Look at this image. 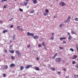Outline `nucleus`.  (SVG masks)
Instances as JSON below:
<instances>
[{"mask_svg":"<svg viewBox=\"0 0 78 78\" xmlns=\"http://www.w3.org/2000/svg\"><path fill=\"white\" fill-rule=\"evenodd\" d=\"M42 45L44 46V47H45V44H44V42H42Z\"/></svg>","mask_w":78,"mask_h":78,"instance_id":"37","label":"nucleus"},{"mask_svg":"<svg viewBox=\"0 0 78 78\" xmlns=\"http://www.w3.org/2000/svg\"><path fill=\"white\" fill-rule=\"evenodd\" d=\"M65 78H68V76H67Z\"/></svg>","mask_w":78,"mask_h":78,"instance_id":"62","label":"nucleus"},{"mask_svg":"<svg viewBox=\"0 0 78 78\" xmlns=\"http://www.w3.org/2000/svg\"><path fill=\"white\" fill-rule=\"evenodd\" d=\"M69 50H70V51H74V49H73L72 48H70L69 49Z\"/></svg>","mask_w":78,"mask_h":78,"instance_id":"17","label":"nucleus"},{"mask_svg":"<svg viewBox=\"0 0 78 78\" xmlns=\"http://www.w3.org/2000/svg\"><path fill=\"white\" fill-rule=\"evenodd\" d=\"M15 53H17V54H18L19 53H20V52H19V51H15Z\"/></svg>","mask_w":78,"mask_h":78,"instance_id":"18","label":"nucleus"},{"mask_svg":"<svg viewBox=\"0 0 78 78\" xmlns=\"http://www.w3.org/2000/svg\"><path fill=\"white\" fill-rule=\"evenodd\" d=\"M75 67L76 68H77V69H78V64H76V66H75Z\"/></svg>","mask_w":78,"mask_h":78,"instance_id":"28","label":"nucleus"},{"mask_svg":"<svg viewBox=\"0 0 78 78\" xmlns=\"http://www.w3.org/2000/svg\"><path fill=\"white\" fill-rule=\"evenodd\" d=\"M6 7L5 5H4L3 7L4 8H6Z\"/></svg>","mask_w":78,"mask_h":78,"instance_id":"57","label":"nucleus"},{"mask_svg":"<svg viewBox=\"0 0 78 78\" xmlns=\"http://www.w3.org/2000/svg\"><path fill=\"white\" fill-rule=\"evenodd\" d=\"M50 39H52V40H53V39H54V37L52 36L51 38H50Z\"/></svg>","mask_w":78,"mask_h":78,"instance_id":"31","label":"nucleus"},{"mask_svg":"<svg viewBox=\"0 0 78 78\" xmlns=\"http://www.w3.org/2000/svg\"><path fill=\"white\" fill-rule=\"evenodd\" d=\"M30 36H34V34L31 33L30 35Z\"/></svg>","mask_w":78,"mask_h":78,"instance_id":"22","label":"nucleus"},{"mask_svg":"<svg viewBox=\"0 0 78 78\" xmlns=\"http://www.w3.org/2000/svg\"><path fill=\"white\" fill-rule=\"evenodd\" d=\"M63 70H64V71H66V69H64Z\"/></svg>","mask_w":78,"mask_h":78,"instance_id":"54","label":"nucleus"},{"mask_svg":"<svg viewBox=\"0 0 78 78\" xmlns=\"http://www.w3.org/2000/svg\"><path fill=\"white\" fill-rule=\"evenodd\" d=\"M5 53H7V50H5Z\"/></svg>","mask_w":78,"mask_h":78,"instance_id":"56","label":"nucleus"},{"mask_svg":"<svg viewBox=\"0 0 78 78\" xmlns=\"http://www.w3.org/2000/svg\"><path fill=\"white\" fill-rule=\"evenodd\" d=\"M62 27V24H60V25H59L60 28H61V27Z\"/></svg>","mask_w":78,"mask_h":78,"instance_id":"33","label":"nucleus"},{"mask_svg":"<svg viewBox=\"0 0 78 78\" xmlns=\"http://www.w3.org/2000/svg\"><path fill=\"white\" fill-rule=\"evenodd\" d=\"M9 51L11 53H14V50H9Z\"/></svg>","mask_w":78,"mask_h":78,"instance_id":"8","label":"nucleus"},{"mask_svg":"<svg viewBox=\"0 0 78 78\" xmlns=\"http://www.w3.org/2000/svg\"><path fill=\"white\" fill-rule=\"evenodd\" d=\"M59 48H60V49L61 50H62V49H63V48H62L60 46L59 47Z\"/></svg>","mask_w":78,"mask_h":78,"instance_id":"43","label":"nucleus"},{"mask_svg":"<svg viewBox=\"0 0 78 78\" xmlns=\"http://www.w3.org/2000/svg\"><path fill=\"white\" fill-rule=\"evenodd\" d=\"M44 15L45 16H47V15H48V14L47 13H44Z\"/></svg>","mask_w":78,"mask_h":78,"instance_id":"35","label":"nucleus"},{"mask_svg":"<svg viewBox=\"0 0 78 78\" xmlns=\"http://www.w3.org/2000/svg\"><path fill=\"white\" fill-rule=\"evenodd\" d=\"M45 12L46 13H48V12H49L48 10V9H46L45 10Z\"/></svg>","mask_w":78,"mask_h":78,"instance_id":"24","label":"nucleus"},{"mask_svg":"<svg viewBox=\"0 0 78 78\" xmlns=\"http://www.w3.org/2000/svg\"><path fill=\"white\" fill-rule=\"evenodd\" d=\"M17 28L20 30V26H18L17 27Z\"/></svg>","mask_w":78,"mask_h":78,"instance_id":"30","label":"nucleus"},{"mask_svg":"<svg viewBox=\"0 0 78 78\" xmlns=\"http://www.w3.org/2000/svg\"><path fill=\"white\" fill-rule=\"evenodd\" d=\"M60 40H62V39H66V37H63L62 38H60Z\"/></svg>","mask_w":78,"mask_h":78,"instance_id":"15","label":"nucleus"},{"mask_svg":"<svg viewBox=\"0 0 78 78\" xmlns=\"http://www.w3.org/2000/svg\"><path fill=\"white\" fill-rule=\"evenodd\" d=\"M33 38L34 39H37L39 38V36H34L33 37Z\"/></svg>","mask_w":78,"mask_h":78,"instance_id":"5","label":"nucleus"},{"mask_svg":"<svg viewBox=\"0 0 78 78\" xmlns=\"http://www.w3.org/2000/svg\"><path fill=\"white\" fill-rule=\"evenodd\" d=\"M13 19H14V18H12L11 19H9V20L10 21H11V20H12Z\"/></svg>","mask_w":78,"mask_h":78,"instance_id":"49","label":"nucleus"},{"mask_svg":"<svg viewBox=\"0 0 78 78\" xmlns=\"http://www.w3.org/2000/svg\"><path fill=\"white\" fill-rule=\"evenodd\" d=\"M12 41H11V40H10V43H12Z\"/></svg>","mask_w":78,"mask_h":78,"instance_id":"59","label":"nucleus"},{"mask_svg":"<svg viewBox=\"0 0 78 78\" xmlns=\"http://www.w3.org/2000/svg\"><path fill=\"white\" fill-rule=\"evenodd\" d=\"M61 60H62V59L60 58H57L55 59V61L57 62H59L61 61Z\"/></svg>","mask_w":78,"mask_h":78,"instance_id":"1","label":"nucleus"},{"mask_svg":"<svg viewBox=\"0 0 78 78\" xmlns=\"http://www.w3.org/2000/svg\"><path fill=\"white\" fill-rule=\"evenodd\" d=\"M30 45H29L27 46V48H29V47H30Z\"/></svg>","mask_w":78,"mask_h":78,"instance_id":"53","label":"nucleus"},{"mask_svg":"<svg viewBox=\"0 0 78 78\" xmlns=\"http://www.w3.org/2000/svg\"><path fill=\"white\" fill-rule=\"evenodd\" d=\"M8 30H4L3 31L2 33H5L6 32H7Z\"/></svg>","mask_w":78,"mask_h":78,"instance_id":"13","label":"nucleus"},{"mask_svg":"<svg viewBox=\"0 0 78 78\" xmlns=\"http://www.w3.org/2000/svg\"><path fill=\"white\" fill-rule=\"evenodd\" d=\"M43 66H45V65H43Z\"/></svg>","mask_w":78,"mask_h":78,"instance_id":"64","label":"nucleus"},{"mask_svg":"<svg viewBox=\"0 0 78 78\" xmlns=\"http://www.w3.org/2000/svg\"><path fill=\"white\" fill-rule=\"evenodd\" d=\"M20 30L21 31H23V29H21Z\"/></svg>","mask_w":78,"mask_h":78,"instance_id":"58","label":"nucleus"},{"mask_svg":"<svg viewBox=\"0 0 78 78\" xmlns=\"http://www.w3.org/2000/svg\"><path fill=\"white\" fill-rule=\"evenodd\" d=\"M51 34L52 35V37H53V36L54 35V33H51Z\"/></svg>","mask_w":78,"mask_h":78,"instance_id":"52","label":"nucleus"},{"mask_svg":"<svg viewBox=\"0 0 78 78\" xmlns=\"http://www.w3.org/2000/svg\"><path fill=\"white\" fill-rule=\"evenodd\" d=\"M35 69L37 71L39 70V68L37 66H36L35 68Z\"/></svg>","mask_w":78,"mask_h":78,"instance_id":"6","label":"nucleus"},{"mask_svg":"<svg viewBox=\"0 0 78 78\" xmlns=\"http://www.w3.org/2000/svg\"><path fill=\"white\" fill-rule=\"evenodd\" d=\"M34 11L33 10H31V11H30V13H33V12H34Z\"/></svg>","mask_w":78,"mask_h":78,"instance_id":"29","label":"nucleus"},{"mask_svg":"<svg viewBox=\"0 0 78 78\" xmlns=\"http://www.w3.org/2000/svg\"><path fill=\"white\" fill-rule=\"evenodd\" d=\"M33 3H34V4H36L37 3V0H33Z\"/></svg>","mask_w":78,"mask_h":78,"instance_id":"7","label":"nucleus"},{"mask_svg":"<svg viewBox=\"0 0 78 78\" xmlns=\"http://www.w3.org/2000/svg\"><path fill=\"white\" fill-rule=\"evenodd\" d=\"M76 76H77V77H78V75H76Z\"/></svg>","mask_w":78,"mask_h":78,"instance_id":"63","label":"nucleus"},{"mask_svg":"<svg viewBox=\"0 0 78 78\" xmlns=\"http://www.w3.org/2000/svg\"><path fill=\"white\" fill-rule=\"evenodd\" d=\"M19 10L21 12H23V9H21L20 8L19 9Z\"/></svg>","mask_w":78,"mask_h":78,"instance_id":"21","label":"nucleus"},{"mask_svg":"<svg viewBox=\"0 0 78 78\" xmlns=\"http://www.w3.org/2000/svg\"><path fill=\"white\" fill-rule=\"evenodd\" d=\"M32 65H27L25 67V69H29L30 67H32Z\"/></svg>","mask_w":78,"mask_h":78,"instance_id":"3","label":"nucleus"},{"mask_svg":"<svg viewBox=\"0 0 78 78\" xmlns=\"http://www.w3.org/2000/svg\"><path fill=\"white\" fill-rule=\"evenodd\" d=\"M74 20L76 21H78V18H75Z\"/></svg>","mask_w":78,"mask_h":78,"instance_id":"25","label":"nucleus"},{"mask_svg":"<svg viewBox=\"0 0 78 78\" xmlns=\"http://www.w3.org/2000/svg\"><path fill=\"white\" fill-rule=\"evenodd\" d=\"M64 23H68V21H67V20H65L64 21Z\"/></svg>","mask_w":78,"mask_h":78,"instance_id":"41","label":"nucleus"},{"mask_svg":"<svg viewBox=\"0 0 78 78\" xmlns=\"http://www.w3.org/2000/svg\"><path fill=\"white\" fill-rule=\"evenodd\" d=\"M72 38V37L71 35H69L68 38L69 40H70Z\"/></svg>","mask_w":78,"mask_h":78,"instance_id":"11","label":"nucleus"},{"mask_svg":"<svg viewBox=\"0 0 78 78\" xmlns=\"http://www.w3.org/2000/svg\"><path fill=\"white\" fill-rule=\"evenodd\" d=\"M38 47H41V44H39L38 45Z\"/></svg>","mask_w":78,"mask_h":78,"instance_id":"46","label":"nucleus"},{"mask_svg":"<svg viewBox=\"0 0 78 78\" xmlns=\"http://www.w3.org/2000/svg\"><path fill=\"white\" fill-rule=\"evenodd\" d=\"M17 55H18V56H21V53L20 52Z\"/></svg>","mask_w":78,"mask_h":78,"instance_id":"23","label":"nucleus"},{"mask_svg":"<svg viewBox=\"0 0 78 78\" xmlns=\"http://www.w3.org/2000/svg\"><path fill=\"white\" fill-rule=\"evenodd\" d=\"M15 64H14L13 63H12V64H11L10 66V67H14V66H15Z\"/></svg>","mask_w":78,"mask_h":78,"instance_id":"4","label":"nucleus"},{"mask_svg":"<svg viewBox=\"0 0 78 78\" xmlns=\"http://www.w3.org/2000/svg\"><path fill=\"white\" fill-rule=\"evenodd\" d=\"M57 73L59 75H60V72H57Z\"/></svg>","mask_w":78,"mask_h":78,"instance_id":"51","label":"nucleus"},{"mask_svg":"<svg viewBox=\"0 0 78 78\" xmlns=\"http://www.w3.org/2000/svg\"><path fill=\"white\" fill-rule=\"evenodd\" d=\"M76 48L77 50V51H78V45L77 44L76 45Z\"/></svg>","mask_w":78,"mask_h":78,"instance_id":"32","label":"nucleus"},{"mask_svg":"<svg viewBox=\"0 0 78 78\" xmlns=\"http://www.w3.org/2000/svg\"><path fill=\"white\" fill-rule=\"evenodd\" d=\"M3 77H5L6 76V74H5V73H3Z\"/></svg>","mask_w":78,"mask_h":78,"instance_id":"38","label":"nucleus"},{"mask_svg":"<svg viewBox=\"0 0 78 78\" xmlns=\"http://www.w3.org/2000/svg\"><path fill=\"white\" fill-rule=\"evenodd\" d=\"M70 16H68V20H69L70 19Z\"/></svg>","mask_w":78,"mask_h":78,"instance_id":"45","label":"nucleus"},{"mask_svg":"<svg viewBox=\"0 0 78 78\" xmlns=\"http://www.w3.org/2000/svg\"><path fill=\"white\" fill-rule=\"evenodd\" d=\"M51 69L52 71H55V70H56V69H55L54 68H51Z\"/></svg>","mask_w":78,"mask_h":78,"instance_id":"16","label":"nucleus"},{"mask_svg":"<svg viewBox=\"0 0 78 78\" xmlns=\"http://www.w3.org/2000/svg\"><path fill=\"white\" fill-rule=\"evenodd\" d=\"M6 1H7V0H2L1 1V2H6Z\"/></svg>","mask_w":78,"mask_h":78,"instance_id":"34","label":"nucleus"},{"mask_svg":"<svg viewBox=\"0 0 78 78\" xmlns=\"http://www.w3.org/2000/svg\"><path fill=\"white\" fill-rule=\"evenodd\" d=\"M77 58V55H73V57L72 58V59H75V58Z\"/></svg>","mask_w":78,"mask_h":78,"instance_id":"9","label":"nucleus"},{"mask_svg":"<svg viewBox=\"0 0 78 78\" xmlns=\"http://www.w3.org/2000/svg\"><path fill=\"white\" fill-rule=\"evenodd\" d=\"M66 21H68V23H69L70 22V21H69V20H68V19H67Z\"/></svg>","mask_w":78,"mask_h":78,"instance_id":"50","label":"nucleus"},{"mask_svg":"<svg viewBox=\"0 0 78 78\" xmlns=\"http://www.w3.org/2000/svg\"><path fill=\"white\" fill-rule=\"evenodd\" d=\"M0 23H1V24L2 23H3V21H0Z\"/></svg>","mask_w":78,"mask_h":78,"instance_id":"48","label":"nucleus"},{"mask_svg":"<svg viewBox=\"0 0 78 78\" xmlns=\"http://www.w3.org/2000/svg\"><path fill=\"white\" fill-rule=\"evenodd\" d=\"M67 34H68V35H69V36H70V34L69 33L67 32Z\"/></svg>","mask_w":78,"mask_h":78,"instance_id":"47","label":"nucleus"},{"mask_svg":"<svg viewBox=\"0 0 78 78\" xmlns=\"http://www.w3.org/2000/svg\"><path fill=\"white\" fill-rule=\"evenodd\" d=\"M26 0V1L27 2H28V1H29V0Z\"/></svg>","mask_w":78,"mask_h":78,"instance_id":"61","label":"nucleus"},{"mask_svg":"<svg viewBox=\"0 0 78 78\" xmlns=\"http://www.w3.org/2000/svg\"><path fill=\"white\" fill-rule=\"evenodd\" d=\"M10 28H12L13 27V25H12L11 26H10Z\"/></svg>","mask_w":78,"mask_h":78,"instance_id":"36","label":"nucleus"},{"mask_svg":"<svg viewBox=\"0 0 78 78\" xmlns=\"http://www.w3.org/2000/svg\"><path fill=\"white\" fill-rule=\"evenodd\" d=\"M36 59L37 60V61H39V58L38 57H37L36 58Z\"/></svg>","mask_w":78,"mask_h":78,"instance_id":"42","label":"nucleus"},{"mask_svg":"<svg viewBox=\"0 0 78 78\" xmlns=\"http://www.w3.org/2000/svg\"><path fill=\"white\" fill-rule=\"evenodd\" d=\"M31 33H30V32H27V36H30Z\"/></svg>","mask_w":78,"mask_h":78,"instance_id":"26","label":"nucleus"},{"mask_svg":"<svg viewBox=\"0 0 78 78\" xmlns=\"http://www.w3.org/2000/svg\"><path fill=\"white\" fill-rule=\"evenodd\" d=\"M63 44H66V41H63Z\"/></svg>","mask_w":78,"mask_h":78,"instance_id":"44","label":"nucleus"},{"mask_svg":"<svg viewBox=\"0 0 78 78\" xmlns=\"http://www.w3.org/2000/svg\"><path fill=\"white\" fill-rule=\"evenodd\" d=\"M11 58L12 59H15V57L12 55L11 56Z\"/></svg>","mask_w":78,"mask_h":78,"instance_id":"19","label":"nucleus"},{"mask_svg":"<svg viewBox=\"0 0 78 78\" xmlns=\"http://www.w3.org/2000/svg\"><path fill=\"white\" fill-rule=\"evenodd\" d=\"M8 66L5 65L4 66V69H8Z\"/></svg>","mask_w":78,"mask_h":78,"instance_id":"12","label":"nucleus"},{"mask_svg":"<svg viewBox=\"0 0 78 78\" xmlns=\"http://www.w3.org/2000/svg\"><path fill=\"white\" fill-rule=\"evenodd\" d=\"M13 39L14 40L16 38V36L13 35L12 37Z\"/></svg>","mask_w":78,"mask_h":78,"instance_id":"27","label":"nucleus"},{"mask_svg":"<svg viewBox=\"0 0 78 78\" xmlns=\"http://www.w3.org/2000/svg\"><path fill=\"white\" fill-rule=\"evenodd\" d=\"M60 5V6H66V3L63 2H61L59 3Z\"/></svg>","mask_w":78,"mask_h":78,"instance_id":"2","label":"nucleus"},{"mask_svg":"<svg viewBox=\"0 0 78 78\" xmlns=\"http://www.w3.org/2000/svg\"><path fill=\"white\" fill-rule=\"evenodd\" d=\"M24 69V67H23V66H21L20 67V70H23V69Z\"/></svg>","mask_w":78,"mask_h":78,"instance_id":"10","label":"nucleus"},{"mask_svg":"<svg viewBox=\"0 0 78 78\" xmlns=\"http://www.w3.org/2000/svg\"><path fill=\"white\" fill-rule=\"evenodd\" d=\"M71 33L72 34H76V32H74L73 31H72Z\"/></svg>","mask_w":78,"mask_h":78,"instance_id":"14","label":"nucleus"},{"mask_svg":"<svg viewBox=\"0 0 78 78\" xmlns=\"http://www.w3.org/2000/svg\"><path fill=\"white\" fill-rule=\"evenodd\" d=\"M72 64H75V61H73Z\"/></svg>","mask_w":78,"mask_h":78,"instance_id":"39","label":"nucleus"},{"mask_svg":"<svg viewBox=\"0 0 78 78\" xmlns=\"http://www.w3.org/2000/svg\"><path fill=\"white\" fill-rule=\"evenodd\" d=\"M57 55H58V53H56L54 55V57H55V56H57Z\"/></svg>","mask_w":78,"mask_h":78,"instance_id":"40","label":"nucleus"},{"mask_svg":"<svg viewBox=\"0 0 78 78\" xmlns=\"http://www.w3.org/2000/svg\"><path fill=\"white\" fill-rule=\"evenodd\" d=\"M55 57L54 55V56L53 57H52V59H54V58H55Z\"/></svg>","mask_w":78,"mask_h":78,"instance_id":"60","label":"nucleus"},{"mask_svg":"<svg viewBox=\"0 0 78 78\" xmlns=\"http://www.w3.org/2000/svg\"><path fill=\"white\" fill-rule=\"evenodd\" d=\"M27 4H28V3H27V2H24V3L23 4V5H26V6H27Z\"/></svg>","mask_w":78,"mask_h":78,"instance_id":"20","label":"nucleus"},{"mask_svg":"<svg viewBox=\"0 0 78 78\" xmlns=\"http://www.w3.org/2000/svg\"><path fill=\"white\" fill-rule=\"evenodd\" d=\"M9 47H12V45H10L9 46Z\"/></svg>","mask_w":78,"mask_h":78,"instance_id":"55","label":"nucleus"}]
</instances>
